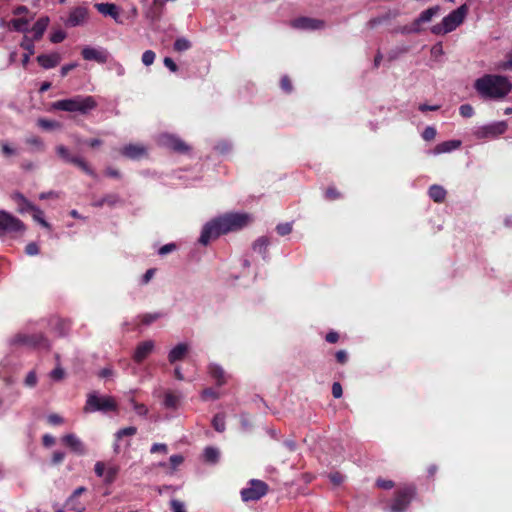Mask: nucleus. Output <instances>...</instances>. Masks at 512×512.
I'll return each mask as SVG.
<instances>
[{
  "instance_id": "79ce46f5",
  "label": "nucleus",
  "mask_w": 512,
  "mask_h": 512,
  "mask_svg": "<svg viewBox=\"0 0 512 512\" xmlns=\"http://www.w3.org/2000/svg\"><path fill=\"white\" fill-rule=\"evenodd\" d=\"M190 47H191L190 41L184 37L177 38L174 42V50H176L178 52L186 51V50L190 49Z\"/></svg>"
},
{
  "instance_id": "774afa93",
  "label": "nucleus",
  "mask_w": 512,
  "mask_h": 512,
  "mask_svg": "<svg viewBox=\"0 0 512 512\" xmlns=\"http://www.w3.org/2000/svg\"><path fill=\"white\" fill-rule=\"evenodd\" d=\"M332 394L335 398H340L343 394L342 386L339 382H334L332 385Z\"/></svg>"
},
{
  "instance_id": "0e129e2a",
  "label": "nucleus",
  "mask_w": 512,
  "mask_h": 512,
  "mask_svg": "<svg viewBox=\"0 0 512 512\" xmlns=\"http://www.w3.org/2000/svg\"><path fill=\"white\" fill-rule=\"evenodd\" d=\"M163 63L171 72H176L178 70L176 63L170 57H165Z\"/></svg>"
},
{
  "instance_id": "7ed1b4c3",
  "label": "nucleus",
  "mask_w": 512,
  "mask_h": 512,
  "mask_svg": "<svg viewBox=\"0 0 512 512\" xmlns=\"http://www.w3.org/2000/svg\"><path fill=\"white\" fill-rule=\"evenodd\" d=\"M468 8L465 4L450 12L442 21L431 28L434 35H445L454 31L465 20Z\"/></svg>"
},
{
  "instance_id": "f257e3e1",
  "label": "nucleus",
  "mask_w": 512,
  "mask_h": 512,
  "mask_svg": "<svg viewBox=\"0 0 512 512\" xmlns=\"http://www.w3.org/2000/svg\"><path fill=\"white\" fill-rule=\"evenodd\" d=\"M474 89L485 99L502 100L512 90V83L507 76L485 74L474 82Z\"/></svg>"
},
{
  "instance_id": "2eb2a0df",
  "label": "nucleus",
  "mask_w": 512,
  "mask_h": 512,
  "mask_svg": "<svg viewBox=\"0 0 512 512\" xmlns=\"http://www.w3.org/2000/svg\"><path fill=\"white\" fill-rule=\"evenodd\" d=\"M224 234L221 230L220 223L217 218L207 222L201 231L199 242L202 245H207L212 239Z\"/></svg>"
},
{
  "instance_id": "a211bd4d",
  "label": "nucleus",
  "mask_w": 512,
  "mask_h": 512,
  "mask_svg": "<svg viewBox=\"0 0 512 512\" xmlns=\"http://www.w3.org/2000/svg\"><path fill=\"white\" fill-rule=\"evenodd\" d=\"M83 58L88 61H96L98 63H105L108 60V52L105 49H96L90 46H86L81 52Z\"/></svg>"
},
{
  "instance_id": "13d9d810",
  "label": "nucleus",
  "mask_w": 512,
  "mask_h": 512,
  "mask_svg": "<svg viewBox=\"0 0 512 512\" xmlns=\"http://www.w3.org/2000/svg\"><path fill=\"white\" fill-rule=\"evenodd\" d=\"M168 451V448H167V445L166 444H163V443H155L151 446L150 448V452L151 453H158V452H161V453H164L166 454Z\"/></svg>"
},
{
  "instance_id": "de8ad7c7",
  "label": "nucleus",
  "mask_w": 512,
  "mask_h": 512,
  "mask_svg": "<svg viewBox=\"0 0 512 512\" xmlns=\"http://www.w3.org/2000/svg\"><path fill=\"white\" fill-rule=\"evenodd\" d=\"M459 113L464 118H470L474 115V108L470 104H463L459 107Z\"/></svg>"
},
{
  "instance_id": "e433bc0d",
  "label": "nucleus",
  "mask_w": 512,
  "mask_h": 512,
  "mask_svg": "<svg viewBox=\"0 0 512 512\" xmlns=\"http://www.w3.org/2000/svg\"><path fill=\"white\" fill-rule=\"evenodd\" d=\"M31 212L33 213L32 216H33L34 221H36L37 223H39L42 227H44L46 229L51 228L50 224L44 219V213L40 208L35 206V208Z\"/></svg>"
},
{
  "instance_id": "f704fd0d",
  "label": "nucleus",
  "mask_w": 512,
  "mask_h": 512,
  "mask_svg": "<svg viewBox=\"0 0 512 512\" xmlns=\"http://www.w3.org/2000/svg\"><path fill=\"white\" fill-rule=\"evenodd\" d=\"M29 22L30 20L29 19H26V18H17V19H12L8 25H11L12 28L15 30V31H18V32H28L29 29H28V26H29Z\"/></svg>"
},
{
  "instance_id": "6ab92c4d",
  "label": "nucleus",
  "mask_w": 512,
  "mask_h": 512,
  "mask_svg": "<svg viewBox=\"0 0 512 512\" xmlns=\"http://www.w3.org/2000/svg\"><path fill=\"white\" fill-rule=\"evenodd\" d=\"M121 154L129 159L138 160L147 155V148L142 144H128L121 149Z\"/></svg>"
},
{
  "instance_id": "6e6d98bb",
  "label": "nucleus",
  "mask_w": 512,
  "mask_h": 512,
  "mask_svg": "<svg viewBox=\"0 0 512 512\" xmlns=\"http://www.w3.org/2000/svg\"><path fill=\"white\" fill-rule=\"evenodd\" d=\"M175 250H176V245L174 243H168L159 248L158 254L161 256H165Z\"/></svg>"
},
{
  "instance_id": "8fccbe9b",
  "label": "nucleus",
  "mask_w": 512,
  "mask_h": 512,
  "mask_svg": "<svg viewBox=\"0 0 512 512\" xmlns=\"http://www.w3.org/2000/svg\"><path fill=\"white\" fill-rule=\"evenodd\" d=\"M436 134H437V132L434 127L427 126L422 133V137L426 141H431L435 138Z\"/></svg>"
},
{
  "instance_id": "1a4fd4ad",
  "label": "nucleus",
  "mask_w": 512,
  "mask_h": 512,
  "mask_svg": "<svg viewBox=\"0 0 512 512\" xmlns=\"http://www.w3.org/2000/svg\"><path fill=\"white\" fill-rule=\"evenodd\" d=\"M440 12V6H432L423 12L413 21L410 26H405L402 28V33H419L421 31V25L425 23H429L435 16H437Z\"/></svg>"
},
{
  "instance_id": "5701e85b",
  "label": "nucleus",
  "mask_w": 512,
  "mask_h": 512,
  "mask_svg": "<svg viewBox=\"0 0 512 512\" xmlns=\"http://www.w3.org/2000/svg\"><path fill=\"white\" fill-rule=\"evenodd\" d=\"M95 8L99 13L110 16L116 22L121 23L119 8L113 3H96Z\"/></svg>"
},
{
  "instance_id": "680f3d73",
  "label": "nucleus",
  "mask_w": 512,
  "mask_h": 512,
  "mask_svg": "<svg viewBox=\"0 0 512 512\" xmlns=\"http://www.w3.org/2000/svg\"><path fill=\"white\" fill-rule=\"evenodd\" d=\"M1 150L2 153L6 156H12L16 154V150L6 142L1 143Z\"/></svg>"
},
{
  "instance_id": "052dcab7",
  "label": "nucleus",
  "mask_w": 512,
  "mask_h": 512,
  "mask_svg": "<svg viewBox=\"0 0 512 512\" xmlns=\"http://www.w3.org/2000/svg\"><path fill=\"white\" fill-rule=\"evenodd\" d=\"M26 254L29 256H34L39 253L38 245L34 242L29 243L25 248Z\"/></svg>"
},
{
  "instance_id": "ddd939ff",
  "label": "nucleus",
  "mask_w": 512,
  "mask_h": 512,
  "mask_svg": "<svg viewBox=\"0 0 512 512\" xmlns=\"http://www.w3.org/2000/svg\"><path fill=\"white\" fill-rule=\"evenodd\" d=\"M157 143L164 148H168L178 153H185L189 147L177 136L163 133L158 136Z\"/></svg>"
},
{
  "instance_id": "69168bd1",
  "label": "nucleus",
  "mask_w": 512,
  "mask_h": 512,
  "mask_svg": "<svg viewBox=\"0 0 512 512\" xmlns=\"http://www.w3.org/2000/svg\"><path fill=\"white\" fill-rule=\"evenodd\" d=\"M329 478L334 485H340L344 481L343 475L338 472L331 473Z\"/></svg>"
},
{
  "instance_id": "c756f323",
  "label": "nucleus",
  "mask_w": 512,
  "mask_h": 512,
  "mask_svg": "<svg viewBox=\"0 0 512 512\" xmlns=\"http://www.w3.org/2000/svg\"><path fill=\"white\" fill-rule=\"evenodd\" d=\"M181 395L173 392H166L164 395L163 405L167 409L176 410L179 407Z\"/></svg>"
},
{
  "instance_id": "bf43d9fd",
  "label": "nucleus",
  "mask_w": 512,
  "mask_h": 512,
  "mask_svg": "<svg viewBox=\"0 0 512 512\" xmlns=\"http://www.w3.org/2000/svg\"><path fill=\"white\" fill-rule=\"evenodd\" d=\"M111 69H113L119 77L124 76L126 72L124 66L117 61L111 63Z\"/></svg>"
},
{
  "instance_id": "ea45409f",
  "label": "nucleus",
  "mask_w": 512,
  "mask_h": 512,
  "mask_svg": "<svg viewBox=\"0 0 512 512\" xmlns=\"http://www.w3.org/2000/svg\"><path fill=\"white\" fill-rule=\"evenodd\" d=\"M161 317H162V314L159 312L146 313V314L139 316L142 324H144L146 326L152 324L153 322L157 321Z\"/></svg>"
},
{
  "instance_id": "9b49d317",
  "label": "nucleus",
  "mask_w": 512,
  "mask_h": 512,
  "mask_svg": "<svg viewBox=\"0 0 512 512\" xmlns=\"http://www.w3.org/2000/svg\"><path fill=\"white\" fill-rule=\"evenodd\" d=\"M507 130L505 121H497L487 125L479 126L474 129V135L478 139L495 138L502 135Z\"/></svg>"
},
{
  "instance_id": "58836bf2",
  "label": "nucleus",
  "mask_w": 512,
  "mask_h": 512,
  "mask_svg": "<svg viewBox=\"0 0 512 512\" xmlns=\"http://www.w3.org/2000/svg\"><path fill=\"white\" fill-rule=\"evenodd\" d=\"M212 426L217 432H223L226 428L225 416L223 414H216L212 420Z\"/></svg>"
},
{
  "instance_id": "bb28decb",
  "label": "nucleus",
  "mask_w": 512,
  "mask_h": 512,
  "mask_svg": "<svg viewBox=\"0 0 512 512\" xmlns=\"http://www.w3.org/2000/svg\"><path fill=\"white\" fill-rule=\"evenodd\" d=\"M137 433V428L134 427V426H129V427H125V428H122L120 430H118L115 434V443H114V452L115 453H119V450H120V444L119 442L124 438V437H132L134 436L135 434Z\"/></svg>"
},
{
  "instance_id": "338daca9",
  "label": "nucleus",
  "mask_w": 512,
  "mask_h": 512,
  "mask_svg": "<svg viewBox=\"0 0 512 512\" xmlns=\"http://www.w3.org/2000/svg\"><path fill=\"white\" fill-rule=\"evenodd\" d=\"M37 383V377H36V374L35 372L33 371H30L27 376H26V379H25V384L27 386H34L35 384Z\"/></svg>"
},
{
  "instance_id": "49530a36",
  "label": "nucleus",
  "mask_w": 512,
  "mask_h": 512,
  "mask_svg": "<svg viewBox=\"0 0 512 512\" xmlns=\"http://www.w3.org/2000/svg\"><path fill=\"white\" fill-rule=\"evenodd\" d=\"M155 58H156V54L154 51L152 50H146L143 54H142V63L145 65V66H150L154 63L155 61Z\"/></svg>"
},
{
  "instance_id": "f8f14e48",
  "label": "nucleus",
  "mask_w": 512,
  "mask_h": 512,
  "mask_svg": "<svg viewBox=\"0 0 512 512\" xmlns=\"http://www.w3.org/2000/svg\"><path fill=\"white\" fill-rule=\"evenodd\" d=\"M94 472L105 484H111L119 473V466L111 462L98 461L94 465Z\"/></svg>"
},
{
  "instance_id": "412c9836",
  "label": "nucleus",
  "mask_w": 512,
  "mask_h": 512,
  "mask_svg": "<svg viewBox=\"0 0 512 512\" xmlns=\"http://www.w3.org/2000/svg\"><path fill=\"white\" fill-rule=\"evenodd\" d=\"M62 442L71 449L72 452L83 455L86 452L85 445L75 434H67L62 437Z\"/></svg>"
},
{
  "instance_id": "20e7f679",
  "label": "nucleus",
  "mask_w": 512,
  "mask_h": 512,
  "mask_svg": "<svg viewBox=\"0 0 512 512\" xmlns=\"http://www.w3.org/2000/svg\"><path fill=\"white\" fill-rule=\"evenodd\" d=\"M224 234L244 228L251 222V217L246 213H228L217 217Z\"/></svg>"
},
{
  "instance_id": "dca6fc26",
  "label": "nucleus",
  "mask_w": 512,
  "mask_h": 512,
  "mask_svg": "<svg viewBox=\"0 0 512 512\" xmlns=\"http://www.w3.org/2000/svg\"><path fill=\"white\" fill-rule=\"evenodd\" d=\"M292 26L301 30H320L325 27V23L320 19L300 17L292 21Z\"/></svg>"
},
{
  "instance_id": "2f4dec72",
  "label": "nucleus",
  "mask_w": 512,
  "mask_h": 512,
  "mask_svg": "<svg viewBox=\"0 0 512 512\" xmlns=\"http://www.w3.org/2000/svg\"><path fill=\"white\" fill-rule=\"evenodd\" d=\"M429 197L435 202H442L446 197V190L440 185H432L428 191Z\"/></svg>"
},
{
  "instance_id": "3c124183",
  "label": "nucleus",
  "mask_w": 512,
  "mask_h": 512,
  "mask_svg": "<svg viewBox=\"0 0 512 512\" xmlns=\"http://www.w3.org/2000/svg\"><path fill=\"white\" fill-rule=\"evenodd\" d=\"M201 398L205 401L209 400V399L215 400V399L219 398V394L216 391H214L213 389L207 388V389L203 390V392L201 394Z\"/></svg>"
},
{
  "instance_id": "72a5a7b5",
  "label": "nucleus",
  "mask_w": 512,
  "mask_h": 512,
  "mask_svg": "<svg viewBox=\"0 0 512 512\" xmlns=\"http://www.w3.org/2000/svg\"><path fill=\"white\" fill-rule=\"evenodd\" d=\"M78 498H79L78 496L70 495V497L66 500L65 505L69 510H72L75 512H84L86 507L83 503H81L79 501Z\"/></svg>"
},
{
  "instance_id": "603ef678",
  "label": "nucleus",
  "mask_w": 512,
  "mask_h": 512,
  "mask_svg": "<svg viewBox=\"0 0 512 512\" xmlns=\"http://www.w3.org/2000/svg\"><path fill=\"white\" fill-rule=\"evenodd\" d=\"M170 506L173 512H186L184 503L177 499H172Z\"/></svg>"
},
{
  "instance_id": "473e14b6",
  "label": "nucleus",
  "mask_w": 512,
  "mask_h": 512,
  "mask_svg": "<svg viewBox=\"0 0 512 512\" xmlns=\"http://www.w3.org/2000/svg\"><path fill=\"white\" fill-rule=\"evenodd\" d=\"M209 373L214 378L218 385L225 383V372L223 368L217 364H211L209 366Z\"/></svg>"
},
{
  "instance_id": "423d86ee",
  "label": "nucleus",
  "mask_w": 512,
  "mask_h": 512,
  "mask_svg": "<svg viewBox=\"0 0 512 512\" xmlns=\"http://www.w3.org/2000/svg\"><path fill=\"white\" fill-rule=\"evenodd\" d=\"M116 403L112 397L109 396H98L96 392L90 393L87 397L86 405L84 407L85 412H96V411H112L116 410Z\"/></svg>"
},
{
  "instance_id": "f3484780",
  "label": "nucleus",
  "mask_w": 512,
  "mask_h": 512,
  "mask_svg": "<svg viewBox=\"0 0 512 512\" xmlns=\"http://www.w3.org/2000/svg\"><path fill=\"white\" fill-rule=\"evenodd\" d=\"M88 16V10L86 7L78 6L73 8L65 22L66 26L76 27L82 25Z\"/></svg>"
},
{
  "instance_id": "aec40b11",
  "label": "nucleus",
  "mask_w": 512,
  "mask_h": 512,
  "mask_svg": "<svg viewBox=\"0 0 512 512\" xmlns=\"http://www.w3.org/2000/svg\"><path fill=\"white\" fill-rule=\"evenodd\" d=\"M154 348L155 343L152 340H146L139 343L133 354L134 361L137 363H141L149 356V354L154 350Z\"/></svg>"
},
{
  "instance_id": "09e8293b",
  "label": "nucleus",
  "mask_w": 512,
  "mask_h": 512,
  "mask_svg": "<svg viewBox=\"0 0 512 512\" xmlns=\"http://www.w3.org/2000/svg\"><path fill=\"white\" fill-rule=\"evenodd\" d=\"M131 404L133 406L134 411L140 416H146L148 414V408L144 404H140L131 399Z\"/></svg>"
},
{
  "instance_id": "9d476101",
  "label": "nucleus",
  "mask_w": 512,
  "mask_h": 512,
  "mask_svg": "<svg viewBox=\"0 0 512 512\" xmlns=\"http://www.w3.org/2000/svg\"><path fill=\"white\" fill-rule=\"evenodd\" d=\"M267 491L268 485L265 482L252 479L250 481V486L241 490V497L245 502L257 501L265 496Z\"/></svg>"
},
{
  "instance_id": "7c9ffc66",
  "label": "nucleus",
  "mask_w": 512,
  "mask_h": 512,
  "mask_svg": "<svg viewBox=\"0 0 512 512\" xmlns=\"http://www.w3.org/2000/svg\"><path fill=\"white\" fill-rule=\"evenodd\" d=\"M269 245V239L265 236L259 237L255 240L252 245V249L263 256V259H267V247Z\"/></svg>"
},
{
  "instance_id": "0eeeda50",
  "label": "nucleus",
  "mask_w": 512,
  "mask_h": 512,
  "mask_svg": "<svg viewBox=\"0 0 512 512\" xmlns=\"http://www.w3.org/2000/svg\"><path fill=\"white\" fill-rule=\"evenodd\" d=\"M11 346L43 347L49 346L47 339L42 334L18 333L10 338Z\"/></svg>"
},
{
  "instance_id": "4c0bfd02",
  "label": "nucleus",
  "mask_w": 512,
  "mask_h": 512,
  "mask_svg": "<svg viewBox=\"0 0 512 512\" xmlns=\"http://www.w3.org/2000/svg\"><path fill=\"white\" fill-rule=\"evenodd\" d=\"M25 142L33 147L32 151H44L45 145L42 139L38 136H31L26 138Z\"/></svg>"
},
{
  "instance_id": "c03bdc74",
  "label": "nucleus",
  "mask_w": 512,
  "mask_h": 512,
  "mask_svg": "<svg viewBox=\"0 0 512 512\" xmlns=\"http://www.w3.org/2000/svg\"><path fill=\"white\" fill-rule=\"evenodd\" d=\"M184 462V457L180 454H175L170 456L169 463L171 472H174L178 469V467Z\"/></svg>"
},
{
  "instance_id": "4be33fe9",
  "label": "nucleus",
  "mask_w": 512,
  "mask_h": 512,
  "mask_svg": "<svg viewBox=\"0 0 512 512\" xmlns=\"http://www.w3.org/2000/svg\"><path fill=\"white\" fill-rule=\"evenodd\" d=\"M62 60L59 53L41 54L37 57V61L44 69H51L56 67Z\"/></svg>"
},
{
  "instance_id": "cd10ccee",
  "label": "nucleus",
  "mask_w": 512,
  "mask_h": 512,
  "mask_svg": "<svg viewBox=\"0 0 512 512\" xmlns=\"http://www.w3.org/2000/svg\"><path fill=\"white\" fill-rule=\"evenodd\" d=\"M461 146L460 140H449L439 143L433 150L435 155L449 153Z\"/></svg>"
},
{
  "instance_id": "c9c22d12",
  "label": "nucleus",
  "mask_w": 512,
  "mask_h": 512,
  "mask_svg": "<svg viewBox=\"0 0 512 512\" xmlns=\"http://www.w3.org/2000/svg\"><path fill=\"white\" fill-rule=\"evenodd\" d=\"M220 457V452L215 447H206L204 450V458L209 463H217Z\"/></svg>"
},
{
  "instance_id": "864d4df0",
  "label": "nucleus",
  "mask_w": 512,
  "mask_h": 512,
  "mask_svg": "<svg viewBox=\"0 0 512 512\" xmlns=\"http://www.w3.org/2000/svg\"><path fill=\"white\" fill-rule=\"evenodd\" d=\"M66 38V33L62 30H58V31H55L53 32L51 35H50V41L52 43H60L62 42L64 39Z\"/></svg>"
},
{
  "instance_id": "f03ea898",
  "label": "nucleus",
  "mask_w": 512,
  "mask_h": 512,
  "mask_svg": "<svg viewBox=\"0 0 512 512\" xmlns=\"http://www.w3.org/2000/svg\"><path fill=\"white\" fill-rule=\"evenodd\" d=\"M98 106L96 99L90 95H75L52 103V109L86 115Z\"/></svg>"
},
{
  "instance_id": "4d7b16f0",
  "label": "nucleus",
  "mask_w": 512,
  "mask_h": 512,
  "mask_svg": "<svg viewBox=\"0 0 512 512\" xmlns=\"http://www.w3.org/2000/svg\"><path fill=\"white\" fill-rule=\"evenodd\" d=\"M376 486L385 490H389L394 487V482L392 480L377 479Z\"/></svg>"
},
{
  "instance_id": "39448f33",
  "label": "nucleus",
  "mask_w": 512,
  "mask_h": 512,
  "mask_svg": "<svg viewBox=\"0 0 512 512\" xmlns=\"http://www.w3.org/2000/svg\"><path fill=\"white\" fill-rule=\"evenodd\" d=\"M25 230V224L19 218L6 210H0V237L23 234Z\"/></svg>"
},
{
  "instance_id": "4468645a",
  "label": "nucleus",
  "mask_w": 512,
  "mask_h": 512,
  "mask_svg": "<svg viewBox=\"0 0 512 512\" xmlns=\"http://www.w3.org/2000/svg\"><path fill=\"white\" fill-rule=\"evenodd\" d=\"M56 152L64 161L75 164L83 172L90 176H95L94 171L89 167V165L82 158L78 156H72L64 145H58L56 147Z\"/></svg>"
},
{
  "instance_id": "37998d69",
  "label": "nucleus",
  "mask_w": 512,
  "mask_h": 512,
  "mask_svg": "<svg viewBox=\"0 0 512 512\" xmlns=\"http://www.w3.org/2000/svg\"><path fill=\"white\" fill-rule=\"evenodd\" d=\"M34 39L29 38L28 36H24L20 46L26 51V53L33 55L34 54Z\"/></svg>"
},
{
  "instance_id": "393cba45",
  "label": "nucleus",
  "mask_w": 512,
  "mask_h": 512,
  "mask_svg": "<svg viewBox=\"0 0 512 512\" xmlns=\"http://www.w3.org/2000/svg\"><path fill=\"white\" fill-rule=\"evenodd\" d=\"M50 23V19L48 16L40 17L33 27L31 28V32L33 33V39L38 41L44 35L48 25Z\"/></svg>"
},
{
  "instance_id": "a878e982",
  "label": "nucleus",
  "mask_w": 512,
  "mask_h": 512,
  "mask_svg": "<svg viewBox=\"0 0 512 512\" xmlns=\"http://www.w3.org/2000/svg\"><path fill=\"white\" fill-rule=\"evenodd\" d=\"M12 199L18 204V212L23 214L32 211L35 205L32 204L22 193L15 192L12 194Z\"/></svg>"
},
{
  "instance_id": "6e6552de",
  "label": "nucleus",
  "mask_w": 512,
  "mask_h": 512,
  "mask_svg": "<svg viewBox=\"0 0 512 512\" xmlns=\"http://www.w3.org/2000/svg\"><path fill=\"white\" fill-rule=\"evenodd\" d=\"M415 496V488L406 486L397 491L395 498L389 508L390 512H405Z\"/></svg>"
},
{
  "instance_id": "c85d7f7f",
  "label": "nucleus",
  "mask_w": 512,
  "mask_h": 512,
  "mask_svg": "<svg viewBox=\"0 0 512 512\" xmlns=\"http://www.w3.org/2000/svg\"><path fill=\"white\" fill-rule=\"evenodd\" d=\"M120 202H121L120 196L118 194L112 193V194H107L104 197L94 201L92 205L95 207H103L105 205L113 207Z\"/></svg>"
},
{
  "instance_id": "a18cd8bd",
  "label": "nucleus",
  "mask_w": 512,
  "mask_h": 512,
  "mask_svg": "<svg viewBox=\"0 0 512 512\" xmlns=\"http://www.w3.org/2000/svg\"><path fill=\"white\" fill-rule=\"evenodd\" d=\"M293 226L291 222L280 223L276 226V231L280 236L288 235L292 232Z\"/></svg>"
},
{
  "instance_id": "5fc2aeb1",
  "label": "nucleus",
  "mask_w": 512,
  "mask_h": 512,
  "mask_svg": "<svg viewBox=\"0 0 512 512\" xmlns=\"http://www.w3.org/2000/svg\"><path fill=\"white\" fill-rule=\"evenodd\" d=\"M38 126H40L43 129H54V128L58 127L59 124L55 121H50L47 119H39Z\"/></svg>"
},
{
  "instance_id": "b1692460",
  "label": "nucleus",
  "mask_w": 512,
  "mask_h": 512,
  "mask_svg": "<svg viewBox=\"0 0 512 512\" xmlns=\"http://www.w3.org/2000/svg\"><path fill=\"white\" fill-rule=\"evenodd\" d=\"M189 346L186 343H178L168 353V360L171 364L184 359L188 353Z\"/></svg>"
},
{
  "instance_id": "e2e57ef3",
  "label": "nucleus",
  "mask_w": 512,
  "mask_h": 512,
  "mask_svg": "<svg viewBox=\"0 0 512 512\" xmlns=\"http://www.w3.org/2000/svg\"><path fill=\"white\" fill-rule=\"evenodd\" d=\"M64 370L60 367H56L50 373V376L54 380H61L64 377Z\"/></svg>"
},
{
  "instance_id": "a19ab883",
  "label": "nucleus",
  "mask_w": 512,
  "mask_h": 512,
  "mask_svg": "<svg viewBox=\"0 0 512 512\" xmlns=\"http://www.w3.org/2000/svg\"><path fill=\"white\" fill-rule=\"evenodd\" d=\"M496 68L501 71H512V51L506 54L505 60L499 62Z\"/></svg>"
}]
</instances>
